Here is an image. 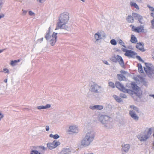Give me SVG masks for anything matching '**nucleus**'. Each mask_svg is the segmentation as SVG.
<instances>
[{"mask_svg":"<svg viewBox=\"0 0 154 154\" xmlns=\"http://www.w3.org/2000/svg\"><path fill=\"white\" fill-rule=\"evenodd\" d=\"M69 19V13L65 12L61 13L58 17L57 27L58 28L67 30L68 27L66 25Z\"/></svg>","mask_w":154,"mask_h":154,"instance_id":"f257e3e1","label":"nucleus"},{"mask_svg":"<svg viewBox=\"0 0 154 154\" xmlns=\"http://www.w3.org/2000/svg\"><path fill=\"white\" fill-rule=\"evenodd\" d=\"M95 133L94 131H89L82 140L81 145L84 147L89 146L94 139Z\"/></svg>","mask_w":154,"mask_h":154,"instance_id":"f03ea898","label":"nucleus"},{"mask_svg":"<svg viewBox=\"0 0 154 154\" xmlns=\"http://www.w3.org/2000/svg\"><path fill=\"white\" fill-rule=\"evenodd\" d=\"M97 119L98 120L104 125V126L108 127L110 126V122L109 120L111 118L109 116L106 115L100 114L98 115Z\"/></svg>","mask_w":154,"mask_h":154,"instance_id":"7ed1b4c3","label":"nucleus"},{"mask_svg":"<svg viewBox=\"0 0 154 154\" xmlns=\"http://www.w3.org/2000/svg\"><path fill=\"white\" fill-rule=\"evenodd\" d=\"M102 87L98 85L97 83L94 82L90 86V91L92 93L99 94L102 91Z\"/></svg>","mask_w":154,"mask_h":154,"instance_id":"20e7f679","label":"nucleus"},{"mask_svg":"<svg viewBox=\"0 0 154 154\" xmlns=\"http://www.w3.org/2000/svg\"><path fill=\"white\" fill-rule=\"evenodd\" d=\"M115 85L116 88L124 92L129 93H131V92L132 91L130 89H126L124 87V85L119 82H116Z\"/></svg>","mask_w":154,"mask_h":154,"instance_id":"39448f33","label":"nucleus"},{"mask_svg":"<svg viewBox=\"0 0 154 154\" xmlns=\"http://www.w3.org/2000/svg\"><path fill=\"white\" fill-rule=\"evenodd\" d=\"M57 33L54 32L52 35L51 38H50L49 40V43L52 46H54L56 42L57 38Z\"/></svg>","mask_w":154,"mask_h":154,"instance_id":"423d86ee","label":"nucleus"},{"mask_svg":"<svg viewBox=\"0 0 154 154\" xmlns=\"http://www.w3.org/2000/svg\"><path fill=\"white\" fill-rule=\"evenodd\" d=\"M137 55V53L131 50H128L127 53H125L124 55L129 58H134Z\"/></svg>","mask_w":154,"mask_h":154,"instance_id":"0eeeda50","label":"nucleus"},{"mask_svg":"<svg viewBox=\"0 0 154 154\" xmlns=\"http://www.w3.org/2000/svg\"><path fill=\"white\" fill-rule=\"evenodd\" d=\"M122 147L121 151L122 152V153L124 154L128 152L130 148V145L129 144H123Z\"/></svg>","mask_w":154,"mask_h":154,"instance_id":"6e6552de","label":"nucleus"},{"mask_svg":"<svg viewBox=\"0 0 154 154\" xmlns=\"http://www.w3.org/2000/svg\"><path fill=\"white\" fill-rule=\"evenodd\" d=\"M132 15L133 17L135 19H137L140 23L141 24L143 23L142 20L143 18L142 16L135 13H133L132 14Z\"/></svg>","mask_w":154,"mask_h":154,"instance_id":"1a4fd4ad","label":"nucleus"},{"mask_svg":"<svg viewBox=\"0 0 154 154\" xmlns=\"http://www.w3.org/2000/svg\"><path fill=\"white\" fill-rule=\"evenodd\" d=\"M68 132L72 133H78V127L76 125H71L69 127Z\"/></svg>","mask_w":154,"mask_h":154,"instance_id":"9d476101","label":"nucleus"},{"mask_svg":"<svg viewBox=\"0 0 154 154\" xmlns=\"http://www.w3.org/2000/svg\"><path fill=\"white\" fill-rule=\"evenodd\" d=\"M129 114L131 117L135 121H137L139 119V117L136 114V112H134L133 110L129 111Z\"/></svg>","mask_w":154,"mask_h":154,"instance_id":"9b49d317","label":"nucleus"},{"mask_svg":"<svg viewBox=\"0 0 154 154\" xmlns=\"http://www.w3.org/2000/svg\"><path fill=\"white\" fill-rule=\"evenodd\" d=\"M145 65L146 66V67L145 68L144 67V69L145 72L148 75H149L150 74L152 75V74L153 73L152 71H153L152 68L147 66V63H145Z\"/></svg>","mask_w":154,"mask_h":154,"instance_id":"f8f14e48","label":"nucleus"},{"mask_svg":"<svg viewBox=\"0 0 154 154\" xmlns=\"http://www.w3.org/2000/svg\"><path fill=\"white\" fill-rule=\"evenodd\" d=\"M146 136L145 134H140L137 136V138L140 141H146L149 138H146Z\"/></svg>","mask_w":154,"mask_h":154,"instance_id":"ddd939ff","label":"nucleus"},{"mask_svg":"<svg viewBox=\"0 0 154 154\" xmlns=\"http://www.w3.org/2000/svg\"><path fill=\"white\" fill-rule=\"evenodd\" d=\"M89 108L92 110H101L103 108V106L102 105H91L89 106Z\"/></svg>","mask_w":154,"mask_h":154,"instance_id":"4468645a","label":"nucleus"},{"mask_svg":"<svg viewBox=\"0 0 154 154\" xmlns=\"http://www.w3.org/2000/svg\"><path fill=\"white\" fill-rule=\"evenodd\" d=\"M136 47L141 51L143 52L145 51L144 48V44L143 43L140 42L137 43L136 46Z\"/></svg>","mask_w":154,"mask_h":154,"instance_id":"2eb2a0df","label":"nucleus"},{"mask_svg":"<svg viewBox=\"0 0 154 154\" xmlns=\"http://www.w3.org/2000/svg\"><path fill=\"white\" fill-rule=\"evenodd\" d=\"M118 62L122 67L124 66V62L122 57L118 55H117V62Z\"/></svg>","mask_w":154,"mask_h":154,"instance_id":"dca6fc26","label":"nucleus"},{"mask_svg":"<svg viewBox=\"0 0 154 154\" xmlns=\"http://www.w3.org/2000/svg\"><path fill=\"white\" fill-rule=\"evenodd\" d=\"M94 38L96 40L95 42L103 38L101 34L99 32H97L94 34Z\"/></svg>","mask_w":154,"mask_h":154,"instance_id":"f3484780","label":"nucleus"},{"mask_svg":"<svg viewBox=\"0 0 154 154\" xmlns=\"http://www.w3.org/2000/svg\"><path fill=\"white\" fill-rule=\"evenodd\" d=\"M126 20L129 23H133L134 21L133 17L130 15H129L126 17Z\"/></svg>","mask_w":154,"mask_h":154,"instance_id":"a211bd4d","label":"nucleus"},{"mask_svg":"<svg viewBox=\"0 0 154 154\" xmlns=\"http://www.w3.org/2000/svg\"><path fill=\"white\" fill-rule=\"evenodd\" d=\"M135 32L138 33L143 32L144 31V27L143 26H140L136 28L135 29Z\"/></svg>","mask_w":154,"mask_h":154,"instance_id":"6ab92c4d","label":"nucleus"},{"mask_svg":"<svg viewBox=\"0 0 154 154\" xmlns=\"http://www.w3.org/2000/svg\"><path fill=\"white\" fill-rule=\"evenodd\" d=\"M130 41L131 43H136L137 42V39L134 35H131Z\"/></svg>","mask_w":154,"mask_h":154,"instance_id":"aec40b11","label":"nucleus"},{"mask_svg":"<svg viewBox=\"0 0 154 154\" xmlns=\"http://www.w3.org/2000/svg\"><path fill=\"white\" fill-rule=\"evenodd\" d=\"M53 142L52 143H47V147L50 149L51 150L52 149L55 148Z\"/></svg>","mask_w":154,"mask_h":154,"instance_id":"412c9836","label":"nucleus"},{"mask_svg":"<svg viewBox=\"0 0 154 154\" xmlns=\"http://www.w3.org/2000/svg\"><path fill=\"white\" fill-rule=\"evenodd\" d=\"M130 5L131 7H134L137 9L139 10V8L138 5L135 2H131L130 3Z\"/></svg>","mask_w":154,"mask_h":154,"instance_id":"4be33fe9","label":"nucleus"},{"mask_svg":"<svg viewBox=\"0 0 154 154\" xmlns=\"http://www.w3.org/2000/svg\"><path fill=\"white\" fill-rule=\"evenodd\" d=\"M130 107L131 109V110H133V111L135 112H137L139 113V109L137 107L134 105H131L130 106Z\"/></svg>","mask_w":154,"mask_h":154,"instance_id":"5701e85b","label":"nucleus"},{"mask_svg":"<svg viewBox=\"0 0 154 154\" xmlns=\"http://www.w3.org/2000/svg\"><path fill=\"white\" fill-rule=\"evenodd\" d=\"M113 97L118 102L120 103L122 101L121 98L116 95H113Z\"/></svg>","mask_w":154,"mask_h":154,"instance_id":"b1692460","label":"nucleus"},{"mask_svg":"<svg viewBox=\"0 0 154 154\" xmlns=\"http://www.w3.org/2000/svg\"><path fill=\"white\" fill-rule=\"evenodd\" d=\"M152 133V128H150L146 133L145 134L146 135V138H149Z\"/></svg>","mask_w":154,"mask_h":154,"instance_id":"393cba45","label":"nucleus"},{"mask_svg":"<svg viewBox=\"0 0 154 154\" xmlns=\"http://www.w3.org/2000/svg\"><path fill=\"white\" fill-rule=\"evenodd\" d=\"M50 27L49 29V30H48V32L46 33V35L45 36V38L47 40H49L50 38H51V37H52V35L51 36L50 35Z\"/></svg>","mask_w":154,"mask_h":154,"instance_id":"a878e982","label":"nucleus"},{"mask_svg":"<svg viewBox=\"0 0 154 154\" xmlns=\"http://www.w3.org/2000/svg\"><path fill=\"white\" fill-rule=\"evenodd\" d=\"M117 76L118 79L120 81L124 80L125 79V76L122 74H118L117 75Z\"/></svg>","mask_w":154,"mask_h":154,"instance_id":"bb28decb","label":"nucleus"},{"mask_svg":"<svg viewBox=\"0 0 154 154\" xmlns=\"http://www.w3.org/2000/svg\"><path fill=\"white\" fill-rule=\"evenodd\" d=\"M137 66H138L139 71L141 73H143V70L141 64L140 63H138L137 64Z\"/></svg>","mask_w":154,"mask_h":154,"instance_id":"cd10ccee","label":"nucleus"},{"mask_svg":"<svg viewBox=\"0 0 154 154\" xmlns=\"http://www.w3.org/2000/svg\"><path fill=\"white\" fill-rule=\"evenodd\" d=\"M49 137H53L55 139H57L59 138L60 137L58 134H56L55 135H53L52 134H50L49 135Z\"/></svg>","mask_w":154,"mask_h":154,"instance_id":"c85d7f7f","label":"nucleus"},{"mask_svg":"<svg viewBox=\"0 0 154 154\" xmlns=\"http://www.w3.org/2000/svg\"><path fill=\"white\" fill-rule=\"evenodd\" d=\"M119 43L121 45H122L125 48H126V47L125 45V43L122 40L119 39Z\"/></svg>","mask_w":154,"mask_h":154,"instance_id":"c756f323","label":"nucleus"},{"mask_svg":"<svg viewBox=\"0 0 154 154\" xmlns=\"http://www.w3.org/2000/svg\"><path fill=\"white\" fill-rule=\"evenodd\" d=\"M117 55L116 57L115 56H114L111 57V60L112 62L115 63H117Z\"/></svg>","mask_w":154,"mask_h":154,"instance_id":"7c9ffc66","label":"nucleus"},{"mask_svg":"<svg viewBox=\"0 0 154 154\" xmlns=\"http://www.w3.org/2000/svg\"><path fill=\"white\" fill-rule=\"evenodd\" d=\"M132 87L133 89L134 90L137 91L138 90V87L137 86V85L135 84H132Z\"/></svg>","mask_w":154,"mask_h":154,"instance_id":"2f4dec72","label":"nucleus"},{"mask_svg":"<svg viewBox=\"0 0 154 154\" xmlns=\"http://www.w3.org/2000/svg\"><path fill=\"white\" fill-rule=\"evenodd\" d=\"M53 142H54V144L55 146V148L57 146L60 145V143L59 141H57L56 140H54L53 141Z\"/></svg>","mask_w":154,"mask_h":154,"instance_id":"473e14b6","label":"nucleus"},{"mask_svg":"<svg viewBox=\"0 0 154 154\" xmlns=\"http://www.w3.org/2000/svg\"><path fill=\"white\" fill-rule=\"evenodd\" d=\"M110 43L113 45H115L117 44V42L114 39H112L110 41Z\"/></svg>","mask_w":154,"mask_h":154,"instance_id":"72a5a7b5","label":"nucleus"},{"mask_svg":"<svg viewBox=\"0 0 154 154\" xmlns=\"http://www.w3.org/2000/svg\"><path fill=\"white\" fill-rule=\"evenodd\" d=\"M109 85L112 88H114L115 87V85L112 82H109Z\"/></svg>","mask_w":154,"mask_h":154,"instance_id":"f704fd0d","label":"nucleus"},{"mask_svg":"<svg viewBox=\"0 0 154 154\" xmlns=\"http://www.w3.org/2000/svg\"><path fill=\"white\" fill-rule=\"evenodd\" d=\"M31 154H41V153L37 150H32L30 152Z\"/></svg>","mask_w":154,"mask_h":154,"instance_id":"c9c22d12","label":"nucleus"},{"mask_svg":"<svg viewBox=\"0 0 154 154\" xmlns=\"http://www.w3.org/2000/svg\"><path fill=\"white\" fill-rule=\"evenodd\" d=\"M147 6L150 11L154 12V8L153 7L150 6L149 5H147Z\"/></svg>","mask_w":154,"mask_h":154,"instance_id":"e433bc0d","label":"nucleus"},{"mask_svg":"<svg viewBox=\"0 0 154 154\" xmlns=\"http://www.w3.org/2000/svg\"><path fill=\"white\" fill-rule=\"evenodd\" d=\"M136 58L140 61H141L143 63H144V61L142 60L141 57L140 56L136 55Z\"/></svg>","mask_w":154,"mask_h":154,"instance_id":"4c0bfd02","label":"nucleus"},{"mask_svg":"<svg viewBox=\"0 0 154 154\" xmlns=\"http://www.w3.org/2000/svg\"><path fill=\"white\" fill-rule=\"evenodd\" d=\"M17 63L16 60H12L11 63V64L12 66H14L16 65V63Z\"/></svg>","mask_w":154,"mask_h":154,"instance_id":"58836bf2","label":"nucleus"},{"mask_svg":"<svg viewBox=\"0 0 154 154\" xmlns=\"http://www.w3.org/2000/svg\"><path fill=\"white\" fill-rule=\"evenodd\" d=\"M151 28L154 29V19L151 21Z\"/></svg>","mask_w":154,"mask_h":154,"instance_id":"ea45409f","label":"nucleus"},{"mask_svg":"<svg viewBox=\"0 0 154 154\" xmlns=\"http://www.w3.org/2000/svg\"><path fill=\"white\" fill-rule=\"evenodd\" d=\"M120 97L122 98H127L126 95L124 94H120Z\"/></svg>","mask_w":154,"mask_h":154,"instance_id":"a19ab883","label":"nucleus"},{"mask_svg":"<svg viewBox=\"0 0 154 154\" xmlns=\"http://www.w3.org/2000/svg\"><path fill=\"white\" fill-rule=\"evenodd\" d=\"M37 108L38 109L40 110L42 109H45L44 106H37Z\"/></svg>","mask_w":154,"mask_h":154,"instance_id":"79ce46f5","label":"nucleus"},{"mask_svg":"<svg viewBox=\"0 0 154 154\" xmlns=\"http://www.w3.org/2000/svg\"><path fill=\"white\" fill-rule=\"evenodd\" d=\"M29 14L30 16H35V14L31 11H29Z\"/></svg>","mask_w":154,"mask_h":154,"instance_id":"37998d69","label":"nucleus"},{"mask_svg":"<svg viewBox=\"0 0 154 154\" xmlns=\"http://www.w3.org/2000/svg\"><path fill=\"white\" fill-rule=\"evenodd\" d=\"M51 106V105L50 104H47L45 106H44L45 109H48L50 108Z\"/></svg>","mask_w":154,"mask_h":154,"instance_id":"c03bdc74","label":"nucleus"},{"mask_svg":"<svg viewBox=\"0 0 154 154\" xmlns=\"http://www.w3.org/2000/svg\"><path fill=\"white\" fill-rule=\"evenodd\" d=\"M122 50L124 52H125V53H127L128 50H127L125 48H122Z\"/></svg>","mask_w":154,"mask_h":154,"instance_id":"a18cd8bd","label":"nucleus"},{"mask_svg":"<svg viewBox=\"0 0 154 154\" xmlns=\"http://www.w3.org/2000/svg\"><path fill=\"white\" fill-rule=\"evenodd\" d=\"M4 117V115L2 113L0 112V121Z\"/></svg>","mask_w":154,"mask_h":154,"instance_id":"49530a36","label":"nucleus"},{"mask_svg":"<svg viewBox=\"0 0 154 154\" xmlns=\"http://www.w3.org/2000/svg\"><path fill=\"white\" fill-rule=\"evenodd\" d=\"M22 11H23V16L25 15L27 12V11L24 10L23 9L22 10Z\"/></svg>","mask_w":154,"mask_h":154,"instance_id":"de8ad7c7","label":"nucleus"},{"mask_svg":"<svg viewBox=\"0 0 154 154\" xmlns=\"http://www.w3.org/2000/svg\"><path fill=\"white\" fill-rule=\"evenodd\" d=\"M132 26V29H131L132 31L135 32L136 30H135V29H136V28H135V27L134 26H132V25H131L130 26Z\"/></svg>","mask_w":154,"mask_h":154,"instance_id":"09e8293b","label":"nucleus"},{"mask_svg":"<svg viewBox=\"0 0 154 154\" xmlns=\"http://www.w3.org/2000/svg\"><path fill=\"white\" fill-rule=\"evenodd\" d=\"M4 71L5 73H9V71L7 69H4Z\"/></svg>","mask_w":154,"mask_h":154,"instance_id":"8fccbe9b","label":"nucleus"},{"mask_svg":"<svg viewBox=\"0 0 154 154\" xmlns=\"http://www.w3.org/2000/svg\"><path fill=\"white\" fill-rule=\"evenodd\" d=\"M37 1L41 3H43L45 1V0H37Z\"/></svg>","mask_w":154,"mask_h":154,"instance_id":"3c124183","label":"nucleus"},{"mask_svg":"<svg viewBox=\"0 0 154 154\" xmlns=\"http://www.w3.org/2000/svg\"><path fill=\"white\" fill-rule=\"evenodd\" d=\"M46 130L47 131H48L49 130V127L48 125H47L45 127Z\"/></svg>","mask_w":154,"mask_h":154,"instance_id":"603ef678","label":"nucleus"},{"mask_svg":"<svg viewBox=\"0 0 154 154\" xmlns=\"http://www.w3.org/2000/svg\"><path fill=\"white\" fill-rule=\"evenodd\" d=\"M40 147L41 148V149H42L43 150H45L46 149V148L44 146H40Z\"/></svg>","mask_w":154,"mask_h":154,"instance_id":"864d4df0","label":"nucleus"},{"mask_svg":"<svg viewBox=\"0 0 154 154\" xmlns=\"http://www.w3.org/2000/svg\"><path fill=\"white\" fill-rule=\"evenodd\" d=\"M103 63L107 65H109V64L108 63V62L107 61H103Z\"/></svg>","mask_w":154,"mask_h":154,"instance_id":"5fc2aeb1","label":"nucleus"},{"mask_svg":"<svg viewBox=\"0 0 154 154\" xmlns=\"http://www.w3.org/2000/svg\"><path fill=\"white\" fill-rule=\"evenodd\" d=\"M150 15L153 18V19H154V14L153 13H151L150 14Z\"/></svg>","mask_w":154,"mask_h":154,"instance_id":"6e6d98bb","label":"nucleus"},{"mask_svg":"<svg viewBox=\"0 0 154 154\" xmlns=\"http://www.w3.org/2000/svg\"><path fill=\"white\" fill-rule=\"evenodd\" d=\"M126 72L125 71L121 70V73L125 74L126 73Z\"/></svg>","mask_w":154,"mask_h":154,"instance_id":"4d7b16f0","label":"nucleus"},{"mask_svg":"<svg viewBox=\"0 0 154 154\" xmlns=\"http://www.w3.org/2000/svg\"><path fill=\"white\" fill-rule=\"evenodd\" d=\"M138 2L141 3L142 2V0H136Z\"/></svg>","mask_w":154,"mask_h":154,"instance_id":"13d9d810","label":"nucleus"},{"mask_svg":"<svg viewBox=\"0 0 154 154\" xmlns=\"http://www.w3.org/2000/svg\"><path fill=\"white\" fill-rule=\"evenodd\" d=\"M152 149L154 150V142H153L152 143Z\"/></svg>","mask_w":154,"mask_h":154,"instance_id":"bf43d9fd","label":"nucleus"},{"mask_svg":"<svg viewBox=\"0 0 154 154\" xmlns=\"http://www.w3.org/2000/svg\"><path fill=\"white\" fill-rule=\"evenodd\" d=\"M43 38H41L39 39L38 40V41H43Z\"/></svg>","mask_w":154,"mask_h":154,"instance_id":"052dcab7","label":"nucleus"},{"mask_svg":"<svg viewBox=\"0 0 154 154\" xmlns=\"http://www.w3.org/2000/svg\"><path fill=\"white\" fill-rule=\"evenodd\" d=\"M152 58L154 60V52L152 53Z\"/></svg>","mask_w":154,"mask_h":154,"instance_id":"680f3d73","label":"nucleus"},{"mask_svg":"<svg viewBox=\"0 0 154 154\" xmlns=\"http://www.w3.org/2000/svg\"><path fill=\"white\" fill-rule=\"evenodd\" d=\"M8 79H4V82L5 83H7V82Z\"/></svg>","mask_w":154,"mask_h":154,"instance_id":"e2e57ef3","label":"nucleus"},{"mask_svg":"<svg viewBox=\"0 0 154 154\" xmlns=\"http://www.w3.org/2000/svg\"><path fill=\"white\" fill-rule=\"evenodd\" d=\"M5 49H3L2 50H0V53L3 52V51L5 50Z\"/></svg>","mask_w":154,"mask_h":154,"instance_id":"0e129e2a","label":"nucleus"},{"mask_svg":"<svg viewBox=\"0 0 154 154\" xmlns=\"http://www.w3.org/2000/svg\"><path fill=\"white\" fill-rule=\"evenodd\" d=\"M16 60L17 61V63L19 62L20 61V59Z\"/></svg>","mask_w":154,"mask_h":154,"instance_id":"69168bd1","label":"nucleus"},{"mask_svg":"<svg viewBox=\"0 0 154 154\" xmlns=\"http://www.w3.org/2000/svg\"><path fill=\"white\" fill-rule=\"evenodd\" d=\"M2 3H0V8H1L2 7Z\"/></svg>","mask_w":154,"mask_h":154,"instance_id":"338daca9","label":"nucleus"},{"mask_svg":"<svg viewBox=\"0 0 154 154\" xmlns=\"http://www.w3.org/2000/svg\"><path fill=\"white\" fill-rule=\"evenodd\" d=\"M82 1L83 2H85V0H80Z\"/></svg>","mask_w":154,"mask_h":154,"instance_id":"774afa93","label":"nucleus"}]
</instances>
